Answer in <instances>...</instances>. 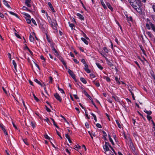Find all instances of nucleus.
<instances>
[{
  "label": "nucleus",
  "instance_id": "18",
  "mask_svg": "<svg viewBox=\"0 0 155 155\" xmlns=\"http://www.w3.org/2000/svg\"><path fill=\"white\" fill-rule=\"evenodd\" d=\"M139 7L137 8L136 7V8H135V9H136V10L139 13H141L142 12V10L141 9V8H140V7L141 5L140 6H138Z\"/></svg>",
  "mask_w": 155,
  "mask_h": 155
},
{
  "label": "nucleus",
  "instance_id": "57",
  "mask_svg": "<svg viewBox=\"0 0 155 155\" xmlns=\"http://www.w3.org/2000/svg\"><path fill=\"white\" fill-rule=\"evenodd\" d=\"M15 36L18 38H21V37L20 36L18 35V34H17V33H15Z\"/></svg>",
  "mask_w": 155,
  "mask_h": 155
},
{
  "label": "nucleus",
  "instance_id": "7",
  "mask_svg": "<svg viewBox=\"0 0 155 155\" xmlns=\"http://www.w3.org/2000/svg\"><path fill=\"white\" fill-rule=\"evenodd\" d=\"M68 72L72 78H73V77L74 78V76H75V75L74 74L72 71L70 69H68Z\"/></svg>",
  "mask_w": 155,
  "mask_h": 155
},
{
  "label": "nucleus",
  "instance_id": "58",
  "mask_svg": "<svg viewBox=\"0 0 155 155\" xmlns=\"http://www.w3.org/2000/svg\"><path fill=\"white\" fill-rule=\"evenodd\" d=\"M131 94L132 95L133 99L134 100H135L134 95L133 92H131Z\"/></svg>",
  "mask_w": 155,
  "mask_h": 155
},
{
  "label": "nucleus",
  "instance_id": "61",
  "mask_svg": "<svg viewBox=\"0 0 155 155\" xmlns=\"http://www.w3.org/2000/svg\"><path fill=\"white\" fill-rule=\"evenodd\" d=\"M40 58L41 60H44V61H45V58H44L43 56L41 55L40 56Z\"/></svg>",
  "mask_w": 155,
  "mask_h": 155
},
{
  "label": "nucleus",
  "instance_id": "2",
  "mask_svg": "<svg viewBox=\"0 0 155 155\" xmlns=\"http://www.w3.org/2000/svg\"><path fill=\"white\" fill-rule=\"evenodd\" d=\"M31 0H26L25 2V5L28 7L31 8Z\"/></svg>",
  "mask_w": 155,
  "mask_h": 155
},
{
  "label": "nucleus",
  "instance_id": "36",
  "mask_svg": "<svg viewBox=\"0 0 155 155\" xmlns=\"http://www.w3.org/2000/svg\"><path fill=\"white\" fill-rule=\"evenodd\" d=\"M44 136L45 138L48 140H50V138L48 136L47 134H45L44 135ZM51 139H52L51 138Z\"/></svg>",
  "mask_w": 155,
  "mask_h": 155
},
{
  "label": "nucleus",
  "instance_id": "22",
  "mask_svg": "<svg viewBox=\"0 0 155 155\" xmlns=\"http://www.w3.org/2000/svg\"><path fill=\"white\" fill-rule=\"evenodd\" d=\"M130 144V147L132 151L134 152H135V148L134 147L133 144L132 143L131 144Z\"/></svg>",
  "mask_w": 155,
  "mask_h": 155
},
{
  "label": "nucleus",
  "instance_id": "47",
  "mask_svg": "<svg viewBox=\"0 0 155 155\" xmlns=\"http://www.w3.org/2000/svg\"><path fill=\"white\" fill-rule=\"evenodd\" d=\"M70 27L72 29L74 26V25L72 23H71L70 22H68Z\"/></svg>",
  "mask_w": 155,
  "mask_h": 155
},
{
  "label": "nucleus",
  "instance_id": "42",
  "mask_svg": "<svg viewBox=\"0 0 155 155\" xmlns=\"http://www.w3.org/2000/svg\"><path fill=\"white\" fill-rule=\"evenodd\" d=\"M31 21H32V22L35 25H37V24L36 22V21H35V20L33 19V18H32L31 19Z\"/></svg>",
  "mask_w": 155,
  "mask_h": 155
},
{
  "label": "nucleus",
  "instance_id": "51",
  "mask_svg": "<svg viewBox=\"0 0 155 155\" xmlns=\"http://www.w3.org/2000/svg\"><path fill=\"white\" fill-rule=\"evenodd\" d=\"M109 140L111 142L112 144L113 145H114V143L112 139V138L111 137H110Z\"/></svg>",
  "mask_w": 155,
  "mask_h": 155
},
{
  "label": "nucleus",
  "instance_id": "16",
  "mask_svg": "<svg viewBox=\"0 0 155 155\" xmlns=\"http://www.w3.org/2000/svg\"><path fill=\"white\" fill-rule=\"evenodd\" d=\"M3 3L6 6H7L9 8H11V7H10V5L8 4L7 2L5 0H4L3 1Z\"/></svg>",
  "mask_w": 155,
  "mask_h": 155
},
{
  "label": "nucleus",
  "instance_id": "9",
  "mask_svg": "<svg viewBox=\"0 0 155 155\" xmlns=\"http://www.w3.org/2000/svg\"><path fill=\"white\" fill-rule=\"evenodd\" d=\"M125 15L127 18V20L128 21H132L133 19L132 18L131 16H130L129 17L128 15L127 14H126Z\"/></svg>",
  "mask_w": 155,
  "mask_h": 155
},
{
  "label": "nucleus",
  "instance_id": "39",
  "mask_svg": "<svg viewBox=\"0 0 155 155\" xmlns=\"http://www.w3.org/2000/svg\"><path fill=\"white\" fill-rule=\"evenodd\" d=\"M112 98H114L115 100L116 101H118L119 100L118 97L116 96H112Z\"/></svg>",
  "mask_w": 155,
  "mask_h": 155
},
{
  "label": "nucleus",
  "instance_id": "55",
  "mask_svg": "<svg viewBox=\"0 0 155 155\" xmlns=\"http://www.w3.org/2000/svg\"><path fill=\"white\" fill-rule=\"evenodd\" d=\"M58 89L59 90H62V92H61V93H64V90L62 89L59 88V87L58 86Z\"/></svg>",
  "mask_w": 155,
  "mask_h": 155
},
{
  "label": "nucleus",
  "instance_id": "21",
  "mask_svg": "<svg viewBox=\"0 0 155 155\" xmlns=\"http://www.w3.org/2000/svg\"><path fill=\"white\" fill-rule=\"evenodd\" d=\"M96 65H97V66L100 69H101V70H102L103 69V68L101 66V64L98 63H96Z\"/></svg>",
  "mask_w": 155,
  "mask_h": 155
},
{
  "label": "nucleus",
  "instance_id": "5",
  "mask_svg": "<svg viewBox=\"0 0 155 155\" xmlns=\"http://www.w3.org/2000/svg\"><path fill=\"white\" fill-rule=\"evenodd\" d=\"M58 58L61 61V62H62L63 64L66 67V64L65 62L64 61V59L62 57H61V56H59L58 57Z\"/></svg>",
  "mask_w": 155,
  "mask_h": 155
},
{
  "label": "nucleus",
  "instance_id": "59",
  "mask_svg": "<svg viewBox=\"0 0 155 155\" xmlns=\"http://www.w3.org/2000/svg\"><path fill=\"white\" fill-rule=\"evenodd\" d=\"M102 133H103V134L104 135V137H105L106 136H107V134H106V133L104 131L102 130Z\"/></svg>",
  "mask_w": 155,
  "mask_h": 155
},
{
  "label": "nucleus",
  "instance_id": "6",
  "mask_svg": "<svg viewBox=\"0 0 155 155\" xmlns=\"http://www.w3.org/2000/svg\"><path fill=\"white\" fill-rule=\"evenodd\" d=\"M135 0H130L129 2L130 3L131 5L134 8H136V7H137L135 5H134V3L135 2Z\"/></svg>",
  "mask_w": 155,
  "mask_h": 155
},
{
  "label": "nucleus",
  "instance_id": "52",
  "mask_svg": "<svg viewBox=\"0 0 155 155\" xmlns=\"http://www.w3.org/2000/svg\"><path fill=\"white\" fill-rule=\"evenodd\" d=\"M96 126L98 128H102V126H101V125L100 124H98V123L97 124H96Z\"/></svg>",
  "mask_w": 155,
  "mask_h": 155
},
{
  "label": "nucleus",
  "instance_id": "50",
  "mask_svg": "<svg viewBox=\"0 0 155 155\" xmlns=\"http://www.w3.org/2000/svg\"><path fill=\"white\" fill-rule=\"evenodd\" d=\"M85 126L87 128H88L89 127V124L87 122L85 123Z\"/></svg>",
  "mask_w": 155,
  "mask_h": 155
},
{
  "label": "nucleus",
  "instance_id": "10",
  "mask_svg": "<svg viewBox=\"0 0 155 155\" xmlns=\"http://www.w3.org/2000/svg\"><path fill=\"white\" fill-rule=\"evenodd\" d=\"M48 5L50 8L51 9L53 12H55L54 10V9L53 7L52 6L50 2H48Z\"/></svg>",
  "mask_w": 155,
  "mask_h": 155
},
{
  "label": "nucleus",
  "instance_id": "64",
  "mask_svg": "<svg viewBox=\"0 0 155 155\" xmlns=\"http://www.w3.org/2000/svg\"><path fill=\"white\" fill-rule=\"evenodd\" d=\"M151 17L153 20V21H155V15H152Z\"/></svg>",
  "mask_w": 155,
  "mask_h": 155
},
{
  "label": "nucleus",
  "instance_id": "49",
  "mask_svg": "<svg viewBox=\"0 0 155 155\" xmlns=\"http://www.w3.org/2000/svg\"><path fill=\"white\" fill-rule=\"evenodd\" d=\"M147 118L149 121H150L152 119V117L150 115H147Z\"/></svg>",
  "mask_w": 155,
  "mask_h": 155
},
{
  "label": "nucleus",
  "instance_id": "31",
  "mask_svg": "<svg viewBox=\"0 0 155 155\" xmlns=\"http://www.w3.org/2000/svg\"><path fill=\"white\" fill-rule=\"evenodd\" d=\"M107 63L108 64V65L110 67H113V64H112V63L110 61L107 60Z\"/></svg>",
  "mask_w": 155,
  "mask_h": 155
},
{
  "label": "nucleus",
  "instance_id": "38",
  "mask_svg": "<svg viewBox=\"0 0 155 155\" xmlns=\"http://www.w3.org/2000/svg\"><path fill=\"white\" fill-rule=\"evenodd\" d=\"M82 33L83 34V36L87 39H89V38L86 35L83 31H82Z\"/></svg>",
  "mask_w": 155,
  "mask_h": 155
},
{
  "label": "nucleus",
  "instance_id": "19",
  "mask_svg": "<svg viewBox=\"0 0 155 155\" xmlns=\"http://www.w3.org/2000/svg\"><path fill=\"white\" fill-rule=\"evenodd\" d=\"M29 39L30 41L31 42H34V37L31 35H30L29 36Z\"/></svg>",
  "mask_w": 155,
  "mask_h": 155
},
{
  "label": "nucleus",
  "instance_id": "29",
  "mask_svg": "<svg viewBox=\"0 0 155 155\" xmlns=\"http://www.w3.org/2000/svg\"><path fill=\"white\" fill-rule=\"evenodd\" d=\"M22 14L25 15L26 16L28 17L29 18H31V16L28 14L26 13L25 12H23L22 13Z\"/></svg>",
  "mask_w": 155,
  "mask_h": 155
},
{
  "label": "nucleus",
  "instance_id": "24",
  "mask_svg": "<svg viewBox=\"0 0 155 155\" xmlns=\"http://www.w3.org/2000/svg\"><path fill=\"white\" fill-rule=\"evenodd\" d=\"M81 81L84 84H86L87 82L85 79L83 78H80Z\"/></svg>",
  "mask_w": 155,
  "mask_h": 155
},
{
  "label": "nucleus",
  "instance_id": "23",
  "mask_svg": "<svg viewBox=\"0 0 155 155\" xmlns=\"http://www.w3.org/2000/svg\"><path fill=\"white\" fill-rule=\"evenodd\" d=\"M107 7L112 12L113 11V9L112 8V6H111L110 4L109 3H107Z\"/></svg>",
  "mask_w": 155,
  "mask_h": 155
},
{
  "label": "nucleus",
  "instance_id": "45",
  "mask_svg": "<svg viewBox=\"0 0 155 155\" xmlns=\"http://www.w3.org/2000/svg\"><path fill=\"white\" fill-rule=\"evenodd\" d=\"M150 25L149 24H148L147 23V24H146V27L147 28V29L149 30L150 29Z\"/></svg>",
  "mask_w": 155,
  "mask_h": 155
},
{
  "label": "nucleus",
  "instance_id": "63",
  "mask_svg": "<svg viewBox=\"0 0 155 155\" xmlns=\"http://www.w3.org/2000/svg\"><path fill=\"white\" fill-rule=\"evenodd\" d=\"M152 8L153 9V11L155 12V5H153L152 6Z\"/></svg>",
  "mask_w": 155,
  "mask_h": 155
},
{
  "label": "nucleus",
  "instance_id": "48",
  "mask_svg": "<svg viewBox=\"0 0 155 155\" xmlns=\"http://www.w3.org/2000/svg\"><path fill=\"white\" fill-rule=\"evenodd\" d=\"M45 109H46V110L48 112H51V110L50 109L48 108V107H47V106L46 105L45 106Z\"/></svg>",
  "mask_w": 155,
  "mask_h": 155
},
{
  "label": "nucleus",
  "instance_id": "35",
  "mask_svg": "<svg viewBox=\"0 0 155 155\" xmlns=\"http://www.w3.org/2000/svg\"><path fill=\"white\" fill-rule=\"evenodd\" d=\"M34 81L35 82H36L38 84H39L41 85V86H42V85H41V83L37 79H34Z\"/></svg>",
  "mask_w": 155,
  "mask_h": 155
},
{
  "label": "nucleus",
  "instance_id": "43",
  "mask_svg": "<svg viewBox=\"0 0 155 155\" xmlns=\"http://www.w3.org/2000/svg\"><path fill=\"white\" fill-rule=\"evenodd\" d=\"M56 133L58 135V136H59V137H60L61 139H62V137H61V135H60V133L59 132H58V131L56 129Z\"/></svg>",
  "mask_w": 155,
  "mask_h": 155
},
{
  "label": "nucleus",
  "instance_id": "44",
  "mask_svg": "<svg viewBox=\"0 0 155 155\" xmlns=\"http://www.w3.org/2000/svg\"><path fill=\"white\" fill-rule=\"evenodd\" d=\"M0 127L3 130H4L3 129H5V126L2 123H0Z\"/></svg>",
  "mask_w": 155,
  "mask_h": 155
},
{
  "label": "nucleus",
  "instance_id": "34",
  "mask_svg": "<svg viewBox=\"0 0 155 155\" xmlns=\"http://www.w3.org/2000/svg\"><path fill=\"white\" fill-rule=\"evenodd\" d=\"M46 38L47 39L48 41V42L49 43L51 42V41L50 39L48 37V35L47 34V33H46Z\"/></svg>",
  "mask_w": 155,
  "mask_h": 155
},
{
  "label": "nucleus",
  "instance_id": "12",
  "mask_svg": "<svg viewBox=\"0 0 155 155\" xmlns=\"http://www.w3.org/2000/svg\"><path fill=\"white\" fill-rule=\"evenodd\" d=\"M149 24L151 26L152 30L155 32V26L150 21Z\"/></svg>",
  "mask_w": 155,
  "mask_h": 155
},
{
  "label": "nucleus",
  "instance_id": "32",
  "mask_svg": "<svg viewBox=\"0 0 155 155\" xmlns=\"http://www.w3.org/2000/svg\"><path fill=\"white\" fill-rule=\"evenodd\" d=\"M101 4L103 6V7L105 9L107 8V7L106 5H105V4L104 3V2H103V1L101 0Z\"/></svg>",
  "mask_w": 155,
  "mask_h": 155
},
{
  "label": "nucleus",
  "instance_id": "14",
  "mask_svg": "<svg viewBox=\"0 0 155 155\" xmlns=\"http://www.w3.org/2000/svg\"><path fill=\"white\" fill-rule=\"evenodd\" d=\"M143 111L147 114V115H150L152 114V112L151 111H148L146 109H145Z\"/></svg>",
  "mask_w": 155,
  "mask_h": 155
},
{
  "label": "nucleus",
  "instance_id": "20",
  "mask_svg": "<svg viewBox=\"0 0 155 155\" xmlns=\"http://www.w3.org/2000/svg\"><path fill=\"white\" fill-rule=\"evenodd\" d=\"M81 40L86 45L88 44V41L84 38H81Z\"/></svg>",
  "mask_w": 155,
  "mask_h": 155
},
{
  "label": "nucleus",
  "instance_id": "37",
  "mask_svg": "<svg viewBox=\"0 0 155 155\" xmlns=\"http://www.w3.org/2000/svg\"><path fill=\"white\" fill-rule=\"evenodd\" d=\"M33 96L34 97V99L36 100V101L37 102H38L39 101V100L38 98L35 96V95L33 93Z\"/></svg>",
  "mask_w": 155,
  "mask_h": 155
},
{
  "label": "nucleus",
  "instance_id": "56",
  "mask_svg": "<svg viewBox=\"0 0 155 155\" xmlns=\"http://www.w3.org/2000/svg\"><path fill=\"white\" fill-rule=\"evenodd\" d=\"M103 49H104V51L106 53H108V50L106 47H104Z\"/></svg>",
  "mask_w": 155,
  "mask_h": 155
},
{
  "label": "nucleus",
  "instance_id": "1",
  "mask_svg": "<svg viewBox=\"0 0 155 155\" xmlns=\"http://www.w3.org/2000/svg\"><path fill=\"white\" fill-rule=\"evenodd\" d=\"M54 96L55 98L60 102H61L62 101V99L60 96L58 94L56 93L54 94Z\"/></svg>",
  "mask_w": 155,
  "mask_h": 155
},
{
  "label": "nucleus",
  "instance_id": "8",
  "mask_svg": "<svg viewBox=\"0 0 155 155\" xmlns=\"http://www.w3.org/2000/svg\"><path fill=\"white\" fill-rule=\"evenodd\" d=\"M22 9L23 10H26L31 12H32L31 9H29L25 6H23V7L22 8Z\"/></svg>",
  "mask_w": 155,
  "mask_h": 155
},
{
  "label": "nucleus",
  "instance_id": "28",
  "mask_svg": "<svg viewBox=\"0 0 155 155\" xmlns=\"http://www.w3.org/2000/svg\"><path fill=\"white\" fill-rule=\"evenodd\" d=\"M12 63H13V64L15 70L16 71H17V69H16L17 65H16V62H15V60H12Z\"/></svg>",
  "mask_w": 155,
  "mask_h": 155
},
{
  "label": "nucleus",
  "instance_id": "27",
  "mask_svg": "<svg viewBox=\"0 0 155 155\" xmlns=\"http://www.w3.org/2000/svg\"><path fill=\"white\" fill-rule=\"evenodd\" d=\"M136 2V3L139 6L141 5V1L140 0H135Z\"/></svg>",
  "mask_w": 155,
  "mask_h": 155
},
{
  "label": "nucleus",
  "instance_id": "3",
  "mask_svg": "<svg viewBox=\"0 0 155 155\" xmlns=\"http://www.w3.org/2000/svg\"><path fill=\"white\" fill-rule=\"evenodd\" d=\"M51 48H52V49L53 51H54L55 52L54 54L55 55H58V54L57 50H56V49L55 48L54 46V44L52 43L51 44Z\"/></svg>",
  "mask_w": 155,
  "mask_h": 155
},
{
  "label": "nucleus",
  "instance_id": "62",
  "mask_svg": "<svg viewBox=\"0 0 155 155\" xmlns=\"http://www.w3.org/2000/svg\"><path fill=\"white\" fill-rule=\"evenodd\" d=\"M74 61L77 64H78L79 63V61H78L76 59H73Z\"/></svg>",
  "mask_w": 155,
  "mask_h": 155
},
{
  "label": "nucleus",
  "instance_id": "53",
  "mask_svg": "<svg viewBox=\"0 0 155 155\" xmlns=\"http://www.w3.org/2000/svg\"><path fill=\"white\" fill-rule=\"evenodd\" d=\"M49 78V83H52V80L53 78L51 76H50Z\"/></svg>",
  "mask_w": 155,
  "mask_h": 155
},
{
  "label": "nucleus",
  "instance_id": "17",
  "mask_svg": "<svg viewBox=\"0 0 155 155\" xmlns=\"http://www.w3.org/2000/svg\"><path fill=\"white\" fill-rule=\"evenodd\" d=\"M120 78H118L117 77H115V80L119 85L120 84Z\"/></svg>",
  "mask_w": 155,
  "mask_h": 155
},
{
  "label": "nucleus",
  "instance_id": "13",
  "mask_svg": "<svg viewBox=\"0 0 155 155\" xmlns=\"http://www.w3.org/2000/svg\"><path fill=\"white\" fill-rule=\"evenodd\" d=\"M83 93L84 94L88 97L90 100H91V96L88 94L84 90L83 91Z\"/></svg>",
  "mask_w": 155,
  "mask_h": 155
},
{
  "label": "nucleus",
  "instance_id": "40",
  "mask_svg": "<svg viewBox=\"0 0 155 155\" xmlns=\"http://www.w3.org/2000/svg\"><path fill=\"white\" fill-rule=\"evenodd\" d=\"M27 21V23L28 24H30L31 23V21L29 19L25 18Z\"/></svg>",
  "mask_w": 155,
  "mask_h": 155
},
{
  "label": "nucleus",
  "instance_id": "46",
  "mask_svg": "<svg viewBox=\"0 0 155 155\" xmlns=\"http://www.w3.org/2000/svg\"><path fill=\"white\" fill-rule=\"evenodd\" d=\"M55 21V22L56 23V24L54 22H52L51 24V26L52 27H53L54 26H55V25H57V22L56 21Z\"/></svg>",
  "mask_w": 155,
  "mask_h": 155
},
{
  "label": "nucleus",
  "instance_id": "25",
  "mask_svg": "<svg viewBox=\"0 0 155 155\" xmlns=\"http://www.w3.org/2000/svg\"><path fill=\"white\" fill-rule=\"evenodd\" d=\"M51 119L53 122V124L57 128L59 129V127L56 124L54 119L52 118H51Z\"/></svg>",
  "mask_w": 155,
  "mask_h": 155
},
{
  "label": "nucleus",
  "instance_id": "41",
  "mask_svg": "<svg viewBox=\"0 0 155 155\" xmlns=\"http://www.w3.org/2000/svg\"><path fill=\"white\" fill-rule=\"evenodd\" d=\"M137 112L138 113V114L141 116L143 118V119L144 120H146V118L143 117V114H141L139 111H137Z\"/></svg>",
  "mask_w": 155,
  "mask_h": 155
},
{
  "label": "nucleus",
  "instance_id": "33",
  "mask_svg": "<svg viewBox=\"0 0 155 155\" xmlns=\"http://www.w3.org/2000/svg\"><path fill=\"white\" fill-rule=\"evenodd\" d=\"M116 121L118 127L120 128H121V126L120 123H119L118 120H116Z\"/></svg>",
  "mask_w": 155,
  "mask_h": 155
},
{
  "label": "nucleus",
  "instance_id": "30",
  "mask_svg": "<svg viewBox=\"0 0 155 155\" xmlns=\"http://www.w3.org/2000/svg\"><path fill=\"white\" fill-rule=\"evenodd\" d=\"M146 33L148 35L150 38H152L153 36V34L150 32L148 31Z\"/></svg>",
  "mask_w": 155,
  "mask_h": 155
},
{
  "label": "nucleus",
  "instance_id": "4",
  "mask_svg": "<svg viewBox=\"0 0 155 155\" xmlns=\"http://www.w3.org/2000/svg\"><path fill=\"white\" fill-rule=\"evenodd\" d=\"M84 67H85L84 68V69L85 70V71L87 73H90L91 72V71L88 68V65L86 64H85Z\"/></svg>",
  "mask_w": 155,
  "mask_h": 155
},
{
  "label": "nucleus",
  "instance_id": "26",
  "mask_svg": "<svg viewBox=\"0 0 155 155\" xmlns=\"http://www.w3.org/2000/svg\"><path fill=\"white\" fill-rule=\"evenodd\" d=\"M104 78L108 82H110V79L108 77H106V76H104Z\"/></svg>",
  "mask_w": 155,
  "mask_h": 155
},
{
  "label": "nucleus",
  "instance_id": "15",
  "mask_svg": "<svg viewBox=\"0 0 155 155\" xmlns=\"http://www.w3.org/2000/svg\"><path fill=\"white\" fill-rule=\"evenodd\" d=\"M103 148L105 152L108 151L110 150L109 147L104 145L103 146Z\"/></svg>",
  "mask_w": 155,
  "mask_h": 155
},
{
  "label": "nucleus",
  "instance_id": "11",
  "mask_svg": "<svg viewBox=\"0 0 155 155\" xmlns=\"http://www.w3.org/2000/svg\"><path fill=\"white\" fill-rule=\"evenodd\" d=\"M77 15L79 17L80 19L83 20H84V17L81 14L78 13L77 14Z\"/></svg>",
  "mask_w": 155,
  "mask_h": 155
},
{
  "label": "nucleus",
  "instance_id": "54",
  "mask_svg": "<svg viewBox=\"0 0 155 155\" xmlns=\"http://www.w3.org/2000/svg\"><path fill=\"white\" fill-rule=\"evenodd\" d=\"M104 145H105V146H108L109 147H110V144L109 143L107 142H105V143Z\"/></svg>",
  "mask_w": 155,
  "mask_h": 155
},
{
  "label": "nucleus",
  "instance_id": "60",
  "mask_svg": "<svg viewBox=\"0 0 155 155\" xmlns=\"http://www.w3.org/2000/svg\"><path fill=\"white\" fill-rule=\"evenodd\" d=\"M151 75L152 77L155 80V75L154 74V73H153V74L151 73Z\"/></svg>",
  "mask_w": 155,
  "mask_h": 155
}]
</instances>
